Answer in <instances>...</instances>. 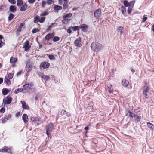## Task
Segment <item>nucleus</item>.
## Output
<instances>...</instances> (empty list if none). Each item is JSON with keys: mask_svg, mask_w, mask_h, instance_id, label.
I'll use <instances>...</instances> for the list:
<instances>
[{"mask_svg": "<svg viewBox=\"0 0 154 154\" xmlns=\"http://www.w3.org/2000/svg\"><path fill=\"white\" fill-rule=\"evenodd\" d=\"M65 114L66 115V116L67 117H69L71 116L70 113L68 112H66Z\"/></svg>", "mask_w": 154, "mask_h": 154, "instance_id": "nucleus-58", "label": "nucleus"}, {"mask_svg": "<svg viewBox=\"0 0 154 154\" xmlns=\"http://www.w3.org/2000/svg\"><path fill=\"white\" fill-rule=\"evenodd\" d=\"M149 90V88L148 86H146L144 87L143 91V94L145 95V97L146 98H148L147 97V94H146L147 93Z\"/></svg>", "mask_w": 154, "mask_h": 154, "instance_id": "nucleus-10", "label": "nucleus"}, {"mask_svg": "<svg viewBox=\"0 0 154 154\" xmlns=\"http://www.w3.org/2000/svg\"><path fill=\"white\" fill-rule=\"evenodd\" d=\"M70 28L73 31H76L79 30L80 28V27L78 26H71L70 27Z\"/></svg>", "mask_w": 154, "mask_h": 154, "instance_id": "nucleus-25", "label": "nucleus"}, {"mask_svg": "<svg viewBox=\"0 0 154 154\" xmlns=\"http://www.w3.org/2000/svg\"><path fill=\"white\" fill-rule=\"evenodd\" d=\"M53 129V125L52 123H50L45 127L46 133L49 137L51 136L50 133Z\"/></svg>", "mask_w": 154, "mask_h": 154, "instance_id": "nucleus-2", "label": "nucleus"}, {"mask_svg": "<svg viewBox=\"0 0 154 154\" xmlns=\"http://www.w3.org/2000/svg\"><path fill=\"white\" fill-rule=\"evenodd\" d=\"M14 17V15L12 13H10L8 17V20L9 21H11Z\"/></svg>", "mask_w": 154, "mask_h": 154, "instance_id": "nucleus-35", "label": "nucleus"}, {"mask_svg": "<svg viewBox=\"0 0 154 154\" xmlns=\"http://www.w3.org/2000/svg\"><path fill=\"white\" fill-rule=\"evenodd\" d=\"M133 5H131V6L128 7L127 11L128 14H130L131 13Z\"/></svg>", "mask_w": 154, "mask_h": 154, "instance_id": "nucleus-33", "label": "nucleus"}, {"mask_svg": "<svg viewBox=\"0 0 154 154\" xmlns=\"http://www.w3.org/2000/svg\"><path fill=\"white\" fill-rule=\"evenodd\" d=\"M29 42L28 40L26 41L24 43L23 48H24L25 51H28L30 48V46H29Z\"/></svg>", "mask_w": 154, "mask_h": 154, "instance_id": "nucleus-4", "label": "nucleus"}, {"mask_svg": "<svg viewBox=\"0 0 154 154\" xmlns=\"http://www.w3.org/2000/svg\"><path fill=\"white\" fill-rule=\"evenodd\" d=\"M53 24L52 23L51 24V25L49 26L47 28L48 30H50V29H51L52 27V25H53Z\"/></svg>", "mask_w": 154, "mask_h": 154, "instance_id": "nucleus-53", "label": "nucleus"}, {"mask_svg": "<svg viewBox=\"0 0 154 154\" xmlns=\"http://www.w3.org/2000/svg\"><path fill=\"white\" fill-rule=\"evenodd\" d=\"M27 5L26 3L23 5L20 8V11H25L27 9Z\"/></svg>", "mask_w": 154, "mask_h": 154, "instance_id": "nucleus-15", "label": "nucleus"}, {"mask_svg": "<svg viewBox=\"0 0 154 154\" xmlns=\"http://www.w3.org/2000/svg\"><path fill=\"white\" fill-rule=\"evenodd\" d=\"M47 4V2L45 1H43L42 2V6L43 8H44L45 6V5Z\"/></svg>", "mask_w": 154, "mask_h": 154, "instance_id": "nucleus-46", "label": "nucleus"}, {"mask_svg": "<svg viewBox=\"0 0 154 154\" xmlns=\"http://www.w3.org/2000/svg\"><path fill=\"white\" fill-rule=\"evenodd\" d=\"M134 120L136 122H138L140 121V118L139 116H138L137 117V118H136V119H134Z\"/></svg>", "mask_w": 154, "mask_h": 154, "instance_id": "nucleus-40", "label": "nucleus"}, {"mask_svg": "<svg viewBox=\"0 0 154 154\" xmlns=\"http://www.w3.org/2000/svg\"><path fill=\"white\" fill-rule=\"evenodd\" d=\"M41 77L43 79H45L47 81L49 79V77L48 76L42 75Z\"/></svg>", "mask_w": 154, "mask_h": 154, "instance_id": "nucleus-37", "label": "nucleus"}, {"mask_svg": "<svg viewBox=\"0 0 154 154\" xmlns=\"http://www.w3.org/2000/svg\"><path fill=\"white\" fill-rule=\"evenodd\" d=\"M22 119L25 123L28 121V116L26 114H24L22 116Z\"/></svg>", "mask_w": 154, "mask_h": 154, "instance_id": "nucleus-13", "label": "nucleus"}, {"mask_svg": "<svg viewBox=\"0 0 154 154\" xmlns=\"http://www.w3.org/2000/svg\"><path fill=\"white\" fill-rule=\"evenodd\" d=\"M10 11L13 12H15L16 9L14 5H11L9 8Z\"/></svg>", "mask_w": 154, "mask_h": 154, "instance_id": "nucleus-21", "label": "nucleus"}, {"mask_svg": "<svg viewBox=\"0 0 154 154\" xmlns=\"http://www.w3.org/2000/svg\"><path fill=\"white\" fill-rule=\"evenodd\" d=\"M6 7L5 6H1L0 7V10L1 11L5 10Z\"/></svg>", "mask_w": 154, "mask_h": 154, "instance_id": "nucleus-51", "label": "nucleus"}, {"mask_svg": "<svg viewBox=\"0 0 154 154\" xmlns=\"http://www.w3.org/2000/svg\"><path fill=\"white\" fill-rule=\"evenodd\" d=\"M23 3V1H17V5L18 6H20Z\"/></svg>", "mask_w": 154, "mask_h": 154, "instance_id": "nucleus-39", "label": "nucleus"}, {"mask_svg": "<svg viewBox=\"0 0 154 154\" xmlns=\"http://www.w3.org/2000/svg\"><path fill=\"white\" fill-rule=\"evenodd\" d=\"M54 9L55 10L59 11L61 10L62 9V7L60 6L55 5L54 7Z\"/></svg>", "mask_w": 154, "mask_h": 154, "instance_id": "nucleus-30", "label": "nucleus"}, {"mask_svg": "<svg viewBox=\"0 0 154 154\" xmlns=\"http://www.w3.org/2000/svg\"><path fill=\"white\" fill-rule=\"evenodd\" d=\"M21 103L22 104V107L25 109H28L29 107L26 105V102L24 101H21Z\"/></svg>", "mask_w": 154, "mask_h": 154, "instance_id": "nucleus-14", "label": "nucleus"}, {"mask_svg": "<svg viewBox=\"0 0 154 154\" xmlns=\"http://www.w3.org/2000/svg\"><path fill=\"white\" fill-rule=\"evenodd\" d=\"M118 32L121 35L123 33V28L122 26H119L118 29Z\"/></svg>", "mask_w": 154, "mask_h": 154, "instance_id": "nucleus-26", "label": "nucleus"}, {"mask_svg": "<svg viewBox=\"0 0 154 154\" xmlns=\"http://www.w3.org/2000/svg\"><path fill=\"white\" fill-rule=\"evenodd\" d=\"M20 112H17L16 114V116L17 117H18L20 115Z\"/></svg>", "mask_w": 154, "mask_h": 154, "instance_id": "nucleus-57", "label": "nucleus"}, {"mask_svg": "<svg viewBox=\"0 0 154 154\" xmlns=\"http://www.w3.org/2000/svg\"><path fill=\"white\" fill-rule=\"evenodd\" d=\"M135 2V1H131L130 3L128 2V1H124L123 3L125 6L129 7L131 5H134Z\"/></svg>", "mask_w": 154, "mask_h": 154, "instance_id": "nucleus-6", "label": "nucleus"}, {"mask_svg": "<svg viewBox=\"0 0 154 154\" xmlns=\"http://www.w3.org/2000/svg\"><path fill=\"white\" fill-rule=\"evenodd\" d=\"M74 44L77 47H80L81 45L80 38L79 37L75 40Z\"/></svg>", "mask_w": 154, "mask_h": 154, "instance_id": "nucleus-9", "label": "nucleus"}, {"mask_svg": "<svg viewBox=\"0 0 154 154\" xmlns=\"http://www.w3.org/2000/svg\"><path fill=\"white\" fill-rule=\"evenodd\" d=\"M121 11L122 14L124 15H125L126 13V8L122 6L121 7Z\"/></svg>", "mask_w": 154, "mask_h": 154, "instance_id": "nucleus-24", "label": "nucleus"}, {"mask_svg": "<svg viewBox=\"0 0 154 154\" xmlns=\"http://www.w3.org/2000/svg\"><path fill=\"white\" fill-rule=\"evenodd\" d=\"M48 14V11H46L43 12L41 15L42 16H44L47 15Z\"/></svg>", "mask_w": 154, "mask_h": 154, "instance_id": "nucleus-44", "label": "nucleus"}, {"mask_svg": "<svg viewBox=\"0 0 154 154\" xmlns=\"http://www.w3.org/2000/svg\"><path fill=\"white\" fill-rule=\"evenodd\" d=\"M67 1H64V2L63 5V9H66L67 7V3H68Z\"/></svg>", "mask_w": 154, "mask_h": 154, "instance_id": "nucleus-34", "label": "nucleus"}, {"mask_svg": "<svg viewBox=\"0 0 154 154\" xmlns=\"http://www.w3.org/2000/svg\"><path fill=\"white\" fill-rule=\"evenodd\" d=\"M10 3L12 4H16V1H8Z\"/></svg>", "mask_w": 154, "mask_h": 154, "instance_id": "nucleus-52", "label": "nucleus"}, {"mask_svg": "<svg viewBox=\"0 0 154 154\" xmlns=\"http://www.w3.org/2000/svg\"><path fill=\"white\" fill-rule=\"evenodd\" d=\"M13 74L10 73L8 74V77L9 79H11L13 77Z\"/></svg>", "mask_w": 154, "mask_h": 154, "instance_id": "nucleus-49", "label": "nucleus"}, {"mask_svg": "<svg viewBox=\"0 0 154 154\" xmlns=\"http://www.w3.org/2000/svg\"><path fill=\"white\" fill-rule=\"evenodd\" d=\"M4 43L2 41L0 42V48H1L4 45Z\"/></svg>", "mask_w": 154, "mask_h": 154, "instance_id": "nucleus-55", "label": "nucleus"}, {"mask_svg": "<svg viewBox=\"0 0 154 154\" xmlns=\"http://www.w3.org/2000/svg\"><path fill=\"white\" fill-rule=\"evenodd\" d=\"M39 17L38 15L36 16L34 18V23H36L39 22Z\"/></svg>", "mask_w": 154, "mask_h": 154, "instance_id": "nucleus-32", "label": "nucleus"}, {"mask_svg": "<svg viewBox=\"0 0 154 154\" xmlns=\"http://www.w3.org/2000/svg\"><path fill=\"white\" fill-rule=\"evenodd\" d=\"M53 35L52 34H48L45 37V39L47 40H49L50 39L52 38Z\"/></svg>", "mask_w": 154, "mask_h": 154, "instance_id": "nucleus-19", "label": "nucleus"}, {"mask_svg": "<svg viewBox=\"0 0 154 154\" xmlns=\"http://www.w3.org/2000/svg\"><path fill=\"white\" fill-rule=\"evenodd\" d=\"M33 86L32 84H26L23 86L24 88H28L29 89H32V86Z\"/></svg>", "mask_w": 154, "mask_h": 154, "instance_id": "nucleus-17", "label": "nucleus"}, {"mask_svg": "<svg viewBox=\"0 0 154 154\" xmlns=\"http://www.w3.org/2000/svg\"><path fill=\"white\" fill-rule=\"evenodd\" d=\"M23 91V88H18V89H17L15 90V93L16 94H17L19 92Z\"/></svg>", "mask_w": 154, "mask_h": 154, "instance_id": "nucleus-38", "label": "nucleus"}, {"mask_svg": "<svg viewBox=\"0 0 154 154\" xmlns=\"http://www.w3.org/2000/svg\"><path fill=\"white\" fill-rule=\"evenodd\" d=\"M50 60H54L55 59V58H54V56L52 55H49L48 56Z\"/></svg>", "mask_w": 154, "mask_h": 154, "instance_id": "nucleus-45", "label": "nucleus"}, {"mask_svg": "<svg viewBox=\"0 0 154 154\" xmlns=\"http://www.w3.org/2000/svg\"><path fill=\"white\" fill-rule=\"evenodd\" d=\"M147 127L152 130H153L154 129V125L152 123L147 122L146 123Z\"/></svg>", "mask_w": 154, "mask_h": 154, "instance_id": "nucleus-16", "label": "nucleus"}, {"mask_svg": "<svg viewBox=\"0 0 154 154\" xmlns=\"http://www.w3.org/2000/svg\"><path fill=\"white\" fill-rule=\"evenodd\" d=\"M91 48L92 50L98 52L103 48V46L97 42H94L91 44Z\"/></svg>", "mask_w": 154, "mask_h": 154, "instance_id": "nucleus-1", "label": "nucleus"}, {"mask_svg": "<svg viewBox=\"0 0 154 154\" xmlns=\"http://www.w3.org/2000/svg\"><path fill=\"white\" fill-rule=\"evenodd\" d=\"M9 92V90L7 88H3L2 90V93L4 95H7Z\"/></svg>", "mask_w": 154, "mask_h": 154, "instance_id": "nucleus-22", "label": "nucleus"}, {"mask_svg": "<svg viewBox=\"0 0 154 154\" xmlns=\"http://www.w3.org/2000/svg\"><path fill=\"white\" fill-rule=\"evenodd\" d=\"M11 114H8L6 115L2 119V123L3 124L5 123L7 121L11 119Z\"/></svg>", "mask_w": 154, "mask_h": 154, "instance_id": "nucleus-3", "label": "nucleus"}, {"mask_svg": "<svg viewBox=\"0 0 154 154\" xmlns=\"http://www.w3.org/2000/svg\"><path fill=\"white\" fill-rule=\"evenodd\" d=\"M147 17L146 16H144L143 18L142 22H145L147 20Z\"/></svg>", "mask_w": 154, "mask_h": 154, "instance_id": "nucleus-48", "label": "nucleus"}, {"mask_svg": "<svg viewBox=\"0 0 154 154\" xmlns=\"http://www.w3.org/2000/svg\"><path fill=\"white\" fill-rule=\"evenodd\" d=\"M21 73H21V71H20V72H18L17 73V76H19V75H20L21 74Z\"/></svg>", "mask_w": 154, "mask_h": 154, "instance_id": "nucleus-63", "label": "nucleus"}, {"mask_svg": "<svg viewBox=\"0 0 154 154\" xmlns=\"http://www.w3.org/2000/svg\"><path fill=\"white\" fill-rule=\"evenodd\" d=\"M31 69V68L29 64H27L26 66V70L28 72H29Z\"/></svg>", "mask_w": 154, "mask_h": 154, "instance_id": "nucleus-28", "label": "nucleus"}, {"mask_svg": "<svg viewBox=\"0 0 154 154\" xmlns=\"http://www.w3.org/2000/svg\"><path fill=\"white\" fill-rule=\"evenodd\" d=\"M101 14V9H97L95 11L94 15V17L97 18H99L100 15Z\"/></svg>", "mask_w": 154, "mask_h": 154, "instance_id": "nucleus-8", "label": "nucleus"}, {"mask_svg": "<svg viewBox=\"0 0 154 154\" xmlns=\"http://www.w3.org/2000/svg\"><path fill=\"white\" fill-rule=\"evenodd\" d=\"M66 111L64 110H62L61 112V114L62 116H63L65 115L66 114Z\"/></svg>", "mask_w": 154, "mask_h": 154, "instance_id": "nucleus-47", "label": "nucleus"}, {"mask_svg": "<svg viewBox=\"0 0 154 154\" xmlns=\"http://www.w3.org/2000/svg\"><path fill=\"white\" fill-rule=\"evenodd\" d=\"M50 66V63L48 62H43L40 65L41 67H42L44 69L48 68Z\"/></svg>", "mask_w": 154, "mask_h": 154, "instance_id": "nucleus-7", "label": "nucleus"}, {"mask_svg": "<svg viewBox=\"0 0 154 154\" xmlns=\"http://www.w3.org/2000/svg\"><path fill=\"white\" fill-rule=\"evenodd\" d=\"M2 40L4 41L3 36L0 35V42L2 41Z\"/></svg>", "mask_w": 154, "mask_h": 154, "instance_id": "nucleus-56", "label": "nucleus"}, {"mask_svg": "<svg viewBox=\"0 0 154 154\" xmlns=\"http://www.w3.org/2000/svg\"><path fill=\"white\" fill-rule=\"evenodd\" d=\"M60 40V38L57 36H55L54 37L53 41L54 42H57Z\"/></svg>", "mask_w": 154, "mask_h": 154, "instance_id": "nucleus-41", "label": "nucleus"}, {"mask_svg": "<svg viewBox=\"0 0 154 154\" xmlns=\"http://www.w3.org/2000/svg\"><path fill=\"white\" fill-rule=\"evenodd\" d=\"M152 29L153 31L154 32V24L153 25L152 27Z\"/></svg>", "mask_w": 154, "mask_h": 154, "instance_id": "nucleus-64", "label": "nucleus"}, {"mask_svg": "<svg viewBox=\"0 0 154 154\" xmlns=\"http://www.w3.org/2000/svg\"><path fill=\"white\" fill-rule=\"evenodd\" d=\"M24 23H21L17 29V30L19 32H20L22 27L24 26Z\"/></svg>", "mask_w": 154, "mask_h": 154, "instance_id": "nucleus-36", "label": "nucleus"}, {"mask_svg": "<svg viewBox=\"0 0 154 154\" xmlns=\"http://www.w3.org/2000/svg\"><path fill=\"white\" fill-rule=\"evenodd\" d=\"M3 82V79L2 78H0V84L2 83Z\"/></svg>", "mask_w": 154, "mask_h": 154, "instance_id": "nucleus-61", "label": "nucleus"}, {"mask_svg": "<svg viewBox=\"0 0 154 154\" xmlns=\"http://www.w3.org/2000/svg\"><path fill=\"white\" fill-rule=\"evenodd\" d=\"M39 31V30L38 28H34L32 31V33H35Z\"/></svg>", "mask_w": 154, "mask_h": 154, "instance_id": "nucleus-43", "label": "nucleus"}, {"mask_svg": "<svg viewBox=\"0 0 154 154\" xmlns=\"http://www.w3.org/2000/svg\"><path fill=\"white\" fill-rule=\"evenodd\" d=\"M62 20V22L64 24H67L69 22V21L70 20V19L67 18H63Z\"/></svg>", "mask_w": 154, "mask_h": 154, "instance_id": "nucleus-31", "label": "nucleus"}, {"mask_svg": "<svg viewBox=\"0 0 154 154\" xmlns=\"http://www.w3.org/2000/svg\"><path fill=\"white\" fill-rule=\"evenodd\" d=\"M72 16V14L71 13H69L66 14L63 17V18H70Z\"/></svg>", "mask_w": 154, "mask_h": 154, "instance_id": "nucleus-27", "label": "nucleus"}, {"mask_svg": "<svg viewBox=\"0 0 154 154\" xmlns=\"http://www.w3.org/2000/svg\"><path fill=\"white\" fill-rule=\"evenodd\" d=\"M17 59L16 58L11 57L10 59V62L11 63L13 64L14 63H15L17 62Z\"/></svg>", "mask_w": 154, "mask_h": 154, "instance_id": "nucleus-23", "label": "nucleus"}, {"mask_svg": "<svg viewBox=\"0 0 154 154\" xmlns=\"http://www.w3.org/2000/svg\"><path fill=\"white\" fill-rule=\"evenodd\" d=\"M5 109L3 107L0 110V112L1 113H4L5 112Z\"/></svg>", "mask_w": 154, "mask_h": 154, "instance_id": "nucleus-50", "label": "nucleus"}, {"mask_svg": "<svg viewBox=\"0 0 154 154\" xmlns=\"http://www.w3.org/2000/svg\"><path fill=\"white\" fill-rule=\"evenodd\" d=\"M133 115L132 116H133L131 117V118H134L135 119H136V118H137V117L138 116L137 115H136L134 113H133Z\"/></svg>", "mask_w": 154, "mask_h": 154, "instance_id": "nucleus-60", "label": "nucleus"}, {"mask_svg": "<svg viewBox=\"0 0 154 154\" xmlns=\"http://www.w3.org/2000/svg\"><path fill=\"white\" fill-rule=\"evenodd\" d=\"M88 27V26L85 24H82L80 27L82 31L84 32H86L87 30V29Z\"/></svg>", "mask_w": 154, "mask_h": 154, "instance_id": "nucleus-11", "label": "nucleus"}, {"mask_svg": "<svg viewBox=\"0 0 154 154\" xmlns=\"http://www.w3.org/2000/svg\"><path fill=\"white\" fill-rule=\"evenodd\" d=\"M12 97H9L8 96L7 97L6 99L3 100V103L4 105L6 104H9L12 102Z\"/></svg>", "mask_w": 154, "mask_h": 154, "instance_id": "nucleus-5", "label": "nucleus"}, {"mask_svg": "<svg viewBox=\"0 0 154 154\" xmlns=\"http://www.w3.org/2000/svg\"><path fill=\"white\" fill-rule=\"evenodd\" d=\"M72 29H70H70H67V32L69 33H72Z\"/></svg>", "mask_w": 154, "mask_h": 154, "instance_id": "nucleus-59", "label": "nucleus"}, {"mask_svg": "<svg viewBox=\"0 0 154 154\" xmlns=\"http://www.w3.org/2000/svg\"><path fill=\"white\" fill-rule=\"evenodd\" d=\"M10 151V149L7 147H4L3 148L0 149V152H2L9 153Z\"/></svg>", "mask_w": 154, "mask_h": 154, "instance_id": "nucleus-12", "label": "nucleus"}, {"mask_svg": "<svg viewBox=\"0 0 154 154\" xmlns=\"http://www.w3.org/2000/svg\"><path fill=\"white\" fill-rule=\"evenodd\" d=\"M122 85L124 86L127 87L129 85V82L127 80H123L122 81Z\"/></svg>", "mask_w": 154, "mask_h": 154, "instance_id": "nucleus-18", "label": "nucleus"}, {"mask_svg": "<svg viewBox=\"0 0 154 154\" xmlns=\"http://www.w3.org/2000/svg\"><path fill=\"white\" fill-rule=\"evenodd\" d=\"M4 80L7 85H10L11 82L9 78L5 77V78Z\"/></svg>", "mask_w": 154, "mask_h": 154, "instance_id": "nucleus-29", "label": "nucleus"}, {"mask_svg": "<svg viewBox=\"0 0 154 154\" xmlns=\"http://www.w3.org/2000/svg\"><path fill=\"white\" fill-rule=\"evenodd\" d=\"M30 3H33L35 1H28Z\"/></svg>", "mask_w": 154, "mask_h": 154, "instance_id": "nucleus-62", "label": "nucleus"}, {"mask_svg": "<svg viewBox=\"0 0 154 154\" xmlns=\"http://www.w3.org/2000/svg\"><path fill=\"white\" fill-rule=\"evenodd\" d=\"M47 1V4H48V5L51 4L53 2H52L53 1Z\"/></svg>", "mask_w": 154, "mask_h": 154, "instance_id": "nucleus-54", "label": "nucleus"}, {"mask_svg": "<svg viewBox=\"0 0 154 154\" xmlns=\"http://www.w3.org/2000/svg\"><path fill=\"white\" fill-rule=\"evenodd\" d=\"M125 113L126 116H128L129 117H130L131 118V117L133 116H132L133 115V113L128 110L126 111Z\"/></svg>", "mask_w": 154, "mask_h": 154, "instance_id": "nucleus-20", "label": "nucleus"}, {"mask_svg": "<svg viewBox=\"0 0 154 154\" xmlns=\"http://www.w3.org/2000/svg\"><path fill=\"white\" fill-rule=\"evenodd\" d=\"M45 17H41L40 19H39V22L40 23H42L44 22V21H45Z\"/></svg>", "mask_w": 154, "mask_h": 154, "instance_id": "nucleus-42", "label": "nucleus"}]
</instances>
